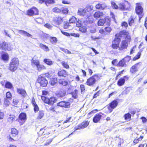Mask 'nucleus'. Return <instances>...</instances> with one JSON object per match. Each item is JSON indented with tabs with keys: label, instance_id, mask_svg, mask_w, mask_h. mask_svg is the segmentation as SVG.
Returning <instances> with one entry per match:
<instances>
[{
	"label": "nucleus",
	"instance_id": "1",
	"mask_svg": "<svg viewBox=\"0 0 147 147\" xmlns=\"http://www.w3.org/2000/svg\"><path fill=\"white\" fill-rule=\"evenodd\" d=\"M35 56L31 61L32 65L34 67H36V70L39 72L45 69V67L43 65L40 64L38 59H36Z\"/></svg>",
	"mask_w": 147,
	"mask_h": 147
},
{
	"label": "nucleus",
	"instance_id": "2",
	"mask_svg": "<svg viewBox=\"0 0 147 147\" xmlns=\"http://www.w3.org/2000/svg\"><path fill=\"white\" fill-rule=\"evenodd\" d=\"M19 64L18 59L15 57L13 58L11 60L9 64V70L12 72L14 71L17 69Z\"/></svg>",
	"mask_w": 147,
	"mask_h": 147
},
{
	"label": "nucleus",
	"instance_id": "3",
	"mask_svg": "<svg viewBox=\"0 0 147 147\" xmlns=\"http://www.w3.org/2000/svg\"><path fill=\"white\" fill-rule=\"evenodd\" d=\"M128 31L125 30H123L120 31L119 33H117L115 35V38L114 41L113 42V43H116L117 44H119L121 41L120 38L123 36V35H126L129 34Z\"/></svg>",
	"mask_w": 147,
	"mask_h": 147
},
{
	"label": "nucleus",
	"instance_id": "4",
	"mask_svg": "<svg viewBox=\"0 0 147 147\" xmlns=\"http://www.w3.org/2000/svg\"><path fill=\"white\" fill-rule=\"evenodd\" d=\"M41 99L44 102L51 105H53L57 101V98L54 97H51L48 98L45 96H42Z\"/></svg>",
	"mask_w": 147,
	"mask_h": 147
},
{
	"label": "nucleus",
	"instance_id": "5",
	"mask_svg": "<svg viewBox=\"0 0 147 147\" xmlns=\"http://www.w3.org/2000/svg\"><path fill=\"white\" fill-rule=\"evenodd\" d=\"M37 81L38 83L39 84L40 86L42 87H45L47 86V80L45 77L41 75L38 76Z\"/></svg>",
	"mask_w": 147,
	"mask_h": 147
},
{
	"label": "nucleus",
	"instance_id": "6",
	"mask_svg": "<svg viewBox=\"0 0 147 147\" xmlns=\"http://www.w3.org/2000/svg\"><path fill=\"white\" fill-rule=\"evenodd\" d=\"M98 77L96 74L94 75L87 79L86 82L87 84L90 86H92L95 84L96 80L95 78Z\"/></svg>",
	"mask_w": 147,
	"mask_h": 147
},
{
	"label": "nucleus",
	"instance_id": "7",
	"mask_svg": "<svg viewBox=\"0 0 147 147\" xmlns=\"http://www.w3.org/2000/svg\"><path fill=\"white\" fill-rule=\"evenodd\" d=\"M78 14L84 17L86 19H88V17L90 16V13L89 12H87L83 8H80L79 9L78 12Z\"/></svg>",
	"mask_w": 147,
	"mask_h": 147
},
{
	"label": "nucleus",
	"instance_id": "8",
	"mask_svg": "<svg viewBox=\"0 0 147 147\" xmlns=\"http://www.w3.org/2000/svg\"><path fill=\"white\" fill-rule=\"evenodd\" d=\"M27 15L29 16L38 15V11L36 7H32L28 9L26 12Z\"/></svg>",
	"mask_w": 147,
	"mask_h": 147
},
{
	"label": "nucleus",
	"instance_id": "9",
	"mask_svg": "<svg viewBox=\"0 0 147 147\" xmlns=\"http://www.w3.org/2000/svg\"><path fill=\"white\" fill-rule=\"evenodd\" d=\"M110 21L109 19L105 18L104 19H100L98 21L97 24L98 26H102L104 24L106 25L109 26Z\"/></svg>",
	"mask_w": 147,
	"mask_h": 147
},
{
	"label": "nucleus",
	"instance_id": "10",
	"mask_svg": "<svg viewBox=\"0 0 147 147\" xmlns=\"http://www.w3.org/2000/svg\"><path fill=\"white\" fill-rule=\"evenodd\" d=\"M0 49L5 51H10L11 50L10 45L5 42H2L0 44Z\"/></svg>",
	"mask_w": 147,
	"mask_h": 147
},
{
	"label": "nucleus",
	"instance_id": "11",
	"mask_svg": "<svg viewBox=\"0 0 147 147\" xmlns=\"http://www.w3.org/2000/svg\"><path fill=\"white\" fill-rule=\"evenodd\" d=\"M118 99L115 100L109 104V106H108V108L110 112H112L113 109L117 106L118 103Z\"/></svg>",
	"mask_w": 147,
	"mask_h": 147
},
{
	"label": "nucleus",
	"instance_id": "12",
	"mask_svg": "<svg viewBox=\"0 0 147 147\" xmlns=\"http://www.w3.org/2000/svg\"><path fill=\"white\" fill-rule=\"evenodd\" d=\"M26 120V115L25 113H21L19 116L18 121L20 123V125H22Z\"/></svg>",
	"mask_w": 147,
	"mask_h": 147
},
{
	"label": "nucleus",
	"instance_id": "13",
	"mask_svg": "<svg viewBox=\"0 0 147 147\" xmlns=\"http://www.w3.org/2000/svg\"><path fill=\"white\" fill-rule=\"evenodd\" d=\"M89 123L87 121H84L75 128V130L84 129L87 127Z\"/></svg>",
	"mask_w": 147,
	"mask_h": 147
},
{
	"label": "nucleus",
	"instance_id": "14",
	"mask_svg": "<svg viewBox=\"0 0 147 147\" xmlns=\"http://www.w3.org/2000/svg\"><path fill=\"white\" fill-rule=\"evenodd\" d=\"M135 11L136 13L138 15L142 14L143 11V8L140 3H137L136 4Z\"/></svg>",
	"mask_w": 147,
	"mask_h": 147
},
{
	"label": "nucleus",
	"instance_id": "15",
	"mask_svg": "<svg viewBox=\"0 0 147 147\" xmlns=\"http://www.w3.org/2000/svg\"><path fill=\"white\" fill-rule=\"evenodd\" d=\"M63 22V18L59 17L57 18H54L53 20V25L57 27L61 24Z\"/></svg>",
	"mask_w": 147,
	"mask_h": 147
},
{
	"label": "nucleus",
	"instance_id": "16",
	"mask_svg": "<svg viewBox=\"0 0 147 147\" xmlns=\"http://www.w3.org/2000/svg\"><path fill=\"white\" fill-rule=\"evenodd\" d=\"M70 105V103L68 102L61 101L58 102L57 104V106L62 107H64L65 108H69Z\"/></svg>",
	"mask_w": 147,
	"mask_h": 147
},
{
	"label": "nucleus",
	"instance_id": "17",
	"mask_svg": "<svg viewBox=\"0 0 147 147\" xmlns=\"http://www.w3.org/2000/svg\"><path fill=\"white\" fill-rule=\"evenodd\" d=\"M66 92L63 90H61L56 93L57 96L60 99H63L65 98Z\"/></svg>",
	"mask_w": 147,
	"mask_h": 147
},
{
	"label": "nucleus",
	"instance_id": "18",
	"mask_svg": "<svg viewBox=\"0 0 147 147\" xmlns=\"http://www.w3.org/2000/svg\"><path fill=\"white\" fill-rule=\"evenodd\" d=\"M139 63H137L132 66L130 69V72L132 74H134L138 71L140 66Z\"/></svg>",
	"mask_w": 147,
	"mask_h": 147
},
{
	"label": "nucleus",
	"instance_id": "19",
	"mask_svg": "<svg viewBox=\"0 0 147 147\" xmlns=\"http://www.w3.org/2000/svg\"><path fill=\"white\" fill-rule=\"evenodd\" d=\"M128 78L127 76H124L123 78H120L117 82V85L119 86H123L125 83V79L127 80Z\"/></svg>",
	"mask_w": 147,
	"mask_h": 147
},
{
	"label": "nucleus",
	"instance_id": "20",
	"mask_svg": "<svg viewBox=\"0 0 147 147\" xmlns=\"http://www.w3.org/2000/svg\"><path fill=\"white\" fill-rule=\"evenodd\" d=\"M2 53L1 59L4 61H8L9 59V55L8 54L4 51H2Z\"/></svg>",
	"mask_w": 147,
	"mask_h": 147
},
{
	"label": "nucleus",
	"instance_id": "21",
	"mask_svg": "<svg viewBox=\"0 0 147 147\" xmlns=\"http://www.w3.org/2000/svg\"><path fill=\"white\" fill-rule=\"evenodd\" d=\"M128 46V43L126 40H123L122 41L120 47H119V49L122 50L127 48Z\"/></svg>",
	"mask_w": 147,
	"mask_h": 147
},
{
	"label": "nucleus",
	"instance_id": "22",
	"mask_svg": "<svg viewBox=\"0 0 147 147\" xmlns=\"http://www.w3.org/2000/svg\"><path fill=\"white\" fill-rule=\"evenodd\" d=\"M17 91L18 93L22 95L24 97H25L27 95L26 91L23 89L18 88Z\"/></svg>",
	"mask_w": 147,
	"mask_h": 147
},
{
	"label": "nucleus",
	"instance_id": "23",
	"mask_svg": "<svg viewBox=\"0 0 147 147\" xmlns=\"http://www.w3.org/2000/svg\"><path fill=\"white\" fill-rule=\"evenodd\" d=\"M101 117V115L97 114L94 117L93 119V121L94 123H97L100 121Z\"/></svg>",
	"mask_w": 147,
	"mask_h": 147
},
{
	"label": "nucleus",
	"instance_id": "24",
	"mask_svg": "<svg viewBox=\"0 0 147 147\" xmlns=\"http://www.w3.org/2000/svg\"><path fill=\"white\" fill-rule=\"evenodd\" d=\"M18 32L21 34H22L24 36L32 38V35L25 31L22 30H18Z\"/></svg>",
	"mask_w": 147,
	"mask_h": 147
},
{
	"label": "nucleus",
	"instance_id": "25",
	"mask_svg": "<svg viewBox=\"0 0 147 147\" xmlns=\"http://www.w3.org/2000/svg\"><path fill=\"white\" fill-rule=\"evenodd\" d=\"M57 74L59 77H65L67 75V73L65 70H62L59 71Z\"/></svg>",
	"mask_w": 147,
	"mask_h": 147
},
{
	"label": "nucleus",
	"instance_id": "26",
	"mask_svg": "<svg viewBox=\"0 0 147 147\" xmlns=\"http://www.w3.org/2000/svg\"><path fill=\"white\" fill-rule=\"evenodd\" d=\"M57 78L56 77H52L51 78L49 83L52 86L55 85L57 83Z\"/></svg>",
	"mask_w": 147,
	"mask_h": 147
},
{
	"label": "nucleus",
	"instance_id": "27",
	"mask_svg": "<svg viewBox=\"0 0 147 147\" xmlns=\"http://www.w3.org/2000/svg\"><path fill=\"white\" fill-rule=\"evenodd\" d=\"M11 134L10 135H11L12 137H15L18 134V132L15 128H11Z\"/></svg>",
	"mask_w": 147,
	"mask_h": 147
},
{
	"label": "nucleus",
	"instance_id": "28",
	"mask_svg": "<svg viewBox=\"0 0 147 147\" xmlns=\"http://www.w3.org/2000/svg\"><path fill=\"white\" fill-rule=\"evenodd\" d=\"M5 88L9 89H11L13 88L12 84L10 82L6 81L5 84Z\"/></svg>",
	"mask_w": 147,
	"mask_h": 147
},
{
	"label": "nucleus",
	"instance_id": "29",
	"mask_svg": "<svg viewBox=\"0 0 147 147\" xmlns=\"http://www.w3.org/2000/svg\"><path fill=\"white\" fill-rule=\"evenodd\" d=\"M103 15L102 12L100 11L96 12L94 14V17L95 18H97L100 17Z\"/></svg>",
	"mask_w": 147,
	"mask_h": 147
},
{
	"label": "nucleus",
	"instance_id": "30",
	"mask_svg": "<svg viewBox=\"0 0 147 147\" xmlns=\"http://www.w3.org/2000/svg\"><path fill=\"white\" fill-rule=\"evenodd\" d=\"M43 62L49 65H51L53 63V62L49 59H44Z\"/></svg>",
	"mask_w": 147,
	"mask_h": 147
},
{
	"label": "nucleus",
	"instance_id": "31",
	"mask_svg": "<svg viewBox=\"0 0 147 147\" xmlns=\"http://www.w3.org/2000/svg\"><path fill=\"white\" fill-rule=\"evenodd\" d=\"M44 112L43 111H40L38 114L37 119H40L42 118L44 115Z\"/></svg>",
	"mask_w": 147,
	"mask_h": 147
},
{
	"label": "nucleus",
	"instance_id": "32",
	"mask_svg": "<svg viewBox=\"0 0 147 147\" xmlns=\"http://www.w3.org/2000/svg\"><path fill=\"white\" fill-rule=\"evenodd\" d=\"M58 82L60 84H62L64 86H66L68 84L67 81L63 79L59 80Z\"/></svg>",
	"mask_w": 147,
	"mask_h": 147
},
{
	"label": "nucleus",
	"instance_id": "33",
	"mask_svg": "<svg viewBox=\"0 0 147 147\" xmlns=\"http://www.w3.org/2000/svg\"><path fill=\"white\" fill-rule=\"evenodd\" d=\"M39 46V47H40L45 51H49L48 47L47 46L45 45L42 44H40Z\"/></svg>",
	"mask_w": 147,
	"mask_h": 147
},
{
	"label": "nucleus",
	"instance_id": "34",
	"mask_svg": "<svg viewBox=\"0 0 147 147\" xmlns=\"http://www.w3.org/2000/svg\"><path fill=\"white\" fill-rule=\"evenodd\" d=\"M134 19L133 17L131 16L130 18L128 19V22L129 25L130 26H131L132 25L134 24Z\"/></svg>",
	"mask_w": 147,
	"mask_h": 147
},
{
	"label": "nucleus",
	"instance_id": "35",
	"mask_svg": "<svg viewBox=\"0 0 147 147\" xmlns=\"http://www.w3.org/2000/svg\"><path fill=\"white\" fill-rule=\"evenodd\" d=\"M126 62L124 61L123 59L120 60L117 65V66L123 67L126 64Z\"/></svg>",
	"mask_w": 147,
	"mask_h": 147
},
{
	"label": "nucleus",
	"instance_id": "36",
	"mask_svg": "<svg viewBox=\"0 0 147 147\" xmlns=\"http://www.w3.org/2000/svg\"><path fill=\"white\" fill-rule=\"evenodd\" d=\"M124 117L125 120L129 121L131 119V115L129 113H127L124 115Z\"/></svg>",
	"mask_w": 147,
	"mask_h": 147
},
{
	"label": "nucleus",
	"instance_id": "37",
	"mask_svg": "<svg viewBox=\"0 0 147 147\" xmlns=\"http://www.w3.org/2000/svg\"><path fill=\"white\" fill-rule=\"evenodd\" d=\"M78 91L77 90H75L73 92H72L71 94L72 97L74 99L77 98H78L77 95Z\"/></svg>",
	"mask_w": 147,
	"mask_h": 147
},
{
	"label": "nucleus",
	"instance_id": "38",
	"mask_svg": "<svg viewBox=\"0 0 147 147\" xmlns=\"http://www.w3.org/2000/svg\"><path fill=\"white\" fill-rule=\"evenodd\" d=\"M15 116L14 115H10L9 117L8 118L7 120L10 123L12 122L13 120L15 118Z\"/></svg>",
	"mask_w": 147,
	"mask_h": 147
},
{
	"label": "nucleus",
	"instance_id": "39",
	"mask_svg": "<svg viewBox=\"0 0 147 147\" xmlns=\"http://www.w3.org/2000/svg\"><path fill=\"white\" fill-rule=\"evenodd\" d=\"M69 21V23H74L77 21V19L74 16H72L70 18Z\"/></svg>",
	"mask_w": 147,
	"mask_h": 147
},
{
	"label": "nucleus",
	"instance_id": "40",
	"mask_svg": "<svg viewBox=\"0 0 147 147\" xmlns=\"http://www.w3.org/2000/svg\"><path fill=\"white\" fill-rule=\"evenodd\" d=\"M79 30L81 32L85 33L86 32V28L85 26H82L80 27Z\"/></svg>",
	"mask_w": 147,
	"mask_h": 147
},
{
	"label": "nucleus",
	"instance_id": "41",
	"mask_svg": "<svg viewBox=\"0 0 147 147\" xmlns=\"http://www.w3.org/2000/svg\"><path fill=\"white\" fill-rule=\"evenodd\" d=\"M83 23L82 21L81 20V19L80 20H78L77 22L76 26L78 27H81L82 26Z\"/></svg>",
	"mask_w": 147,
	"mask_h": 147
},
{
	"label": "nucleus",
	"instance_id": "42",
	"mask_svg": "<svg viewBox=\"0 0 147 147\" xmlns=\"http://www.w3.org/2000/svg\"><path fill=\"white\" fill-rule=\"evenodd\" d=\"M55 2L54 0H46L45 2V4L47 6L50 4H52L54 3Z\"/></svg>",
	"mask_w": 147,
	"mask_h": 147
},
{
	"label": "nucleus",
	"instance_id": "43",
	"mask_svg": "<svg viewBox=\"0 0 147 147\" xmlns=\"http://www.w3.org/2000/svg\"><path fill=\"white\" fill-rule=\"evenodd\" d=\"M93 9V7L92 5L88 6L86 7L84 9L87 12H89Z\"/></svg>",
	"mask_w": 147,
	"mask_h": 147
},
{
	"label": "nucleus",
	"instance_id": "44",
	"mask_svg": "<svg viewBox=\"0 0 147 147\" xmlns=\"http://www.w3.org/2000/svg\"><path fill=\"white\" fill-rule=\"evenodd\" d=\"M35 20L39 24H42L43 22V19L41 18H38L35 19Z\"/></svg>",
	"mask_w": 147,
	"mask_h": 147
},
{
	"label": "nucleus",
	"instance_id": "45",
	"mask_svg": "<svg viewBox=\"0 0 147 147\" xmlns=\"http://www.w3.org/2000/svg\"><path fill=\"white\" fill-rule=\"evenodd\" d=\"M111 29L110 27H107L105 28V30L106 34L109 33L111 31Z\"/></svg>",
	"mask_w": 147,
	"mask_h": 147
},
{
	"label": "nucleus",
	"instance_id": "46",
	"mask_svg": "<svg viewBox=\"0 0 147 147\" xmlns=\"http://www.w3.org/2000/svg\"><path fill=\"white\" fill-rule=\"evenodd\" d=\"M61 11L62 13L66 14L68 13V10L67 8H63L61 9Z\"/></svg>",
	"mask_w": 147,
	"mask_h": 147
},
{
	"label": "nucleus",
	"instance_id": "47",
	"mask_svg": "<svg viewBox=\"0 0 147 147\" xmlns=\"http://www.w3.org/2000/svg\"><path fill=\"white\" fill-rule=\"evenodd\" d=\"M6 98L9 100L11 99L12 95L11 93L9 92H7L6 94Z\"/></svg>",
	"mask_w": 147,
	"mask_h": 147
},
{
	"label": "nucleus",
	"instance_id": "48",
	"mask_svg": "<svg viewBox=\"0 0 147 147\" xmlns=\"http://www.w3.org/2000/svg\"><path fill=\"white\" fill-rule=\"evenodd\" d=\"M123 59L126 63L127 62H128L131 59V57L127 55Z\"/></svg>",
	"mask_w": 147,
	"mask_h": 147
},
{
	"label": "nucleus",
	"instance_id": "49",
	"mask_svg": "<svg viewBox=\"0 0 147 147\" xmlns=\"http://www.w3.org/2000/svg\"><path fill=\"white\" fill-rule=\"evenodd\" d=\"M50 41L52 44L55 43L57 42V39L56 37H51L50 38Z\"/></svg>",
	"mask_w": 147,
	"mask_h": 147
},
{
	"label": "nucleus",
	"instance_id": "50",
	"mask_svg": "<svg viewBox=\"0 0 147 147\" xmlns=\"http://www.w3.org/2000/svg\"><path fill=\"white\" fill-rule=\"evenodd\" d=\"M112 45V48L114 49H117L118 48H119V44H117L116 43H113V42Z\"/></svg>",
	"mask_w": 147,
	"mask_h": 147
},
{
	"label": "nucleus",
	"instance_id": "51",
	"mask_svg": "<svg viewBox=\"0 0 147 147\" xmlns=\"http://www.w3.org/2000/svg\"><path fill=\"white\" fill-rule=\"evenodd\" d=\"M61 63L62 65L66 69H68L69 68V66L67 63H66L64 61H63L61 62Z\"/></svg>",
	"mask_w": 147,
	"mask_h": 147
},
{
	"label": "nucleus",
	"instance_id": "52",
	"mask_svg": "<svg viewBox=\"0 0 147 147\" xmlns=\"http://www.w3.org/2000/svg\"><path fill=\"white\" fill-rule=\"evenodd\" d=\"M111 5L113 8H114L116 9L118 8V6L113 1H111Z\"/></svg>",
	"mask_w": 147,
	"mask_h": 147
},
{
	"label": "nucleus",
	"instance_id": "53",
	"mask_svg": "<svg viewBox=\"0 0 147 147\" xmlns=\"http://www.w3.org/2000/svg\"><path fill=\"white\" fill-rule=\"evenodd\" d=\"M55 137H54L53 138L49 139L47 140V142L45 143V145H49L50 143L52 142L53 139Z\"/></svg>",
	"mask_w": 147,
	"mask_h": 147
},
{
	"label": "nucleus",
	"instance_id": "54",
	"mask_svg": "<svg viewBox=\"0 0 147 147\" xmlns=\"http://www.w3.org/2000/svg\"><path fill=\"white\" fill-rule=\"evenodd\" d=\"M4 104L6 106H8L10 104V102L7 99L5 98L4 99Z\"/></svg>",
	"mask_w": 147,
	"mask_h": 147
},
{
	"label": "nucleus",
	"instance_id": "55",
	"mask_svg": "<svg viewBox=\"0 0 147 147\" xmlns=\"http://www.w3.org/2000/svg\"><path fill=\"white\" fill-rule=\"evenodd\" d=\"M53 11L54 12L59 13L61 12V9H60L57 7H55L53 9Z\"/></svg>",
	"mask_w": 147,
	"mask_h": 147
},
{
	"label": "nucleus",
	"instance_id": "56",
	"mask_svg": "<svg viewBox=\"0 0 147 147\" xmlns=\"http://www.w3.org/2000/svg\"><path fill=\"white\" fill-rule=\"evenodd\" d=\"M60 49L61 51L64 52L65 53H68V54H71V52L69 51L67 49H65L64 48H60Z\"/></svg>",
	"mask_w": 147,
	"mask_h": 147
},
{
	"label": "nucleus",
	"instance_id": "57",
	"mask_svg": "<svg viewBox=\"0 0 147 147\" xmlns=\"http://www.w3.org/2000/svg\"><path fill=\"white\" fill-rule=\"evenodd\" d=\"M34 112L35 113L37 112L39 110V108L37 105H36L35 106H34Z\"/></svg>",
	"mask_w": 147,
	"mask_h": 147
},
{
	"label": "nucleus",
	"instance_id": "58",
	"mask_svg": "<svg viewBox=\"0 0 147 147\" xmlns=\"http://www.w3.org/2000/svg\"><path fill=\"white\" fill-rule=\"evenodd\" d=\"M119 6L120 8L122 10L125 9V5L123 3H120Z\"/></svg>",
	"mask_w": 147,
	"mask_h": 147
},
{
	"label": "nucleus",
	"instance_id": "59",
	"mask_svg": "<svg viewBox=\"0 0 147 147\" xmlns=\"http://www.w3.org/2000/svg\"><path fill=\"white\" fill-rule=\"evenodd\" d=\"M128 34H127V35H126V36L125 37V40H126V41H127V43L128 42H129L130 41V39H131V37L130 36H128V35H127ZM125 35H123V36H125Z\"/></svg>",
	"mask_w": 147,
	"mask_h": 147
},
{
	"label": "nucleus",
	"instance_id": "60",
	"mask_svg": "<svg viewBox=\"0 0 147 147\" xmlns=\"http://www.w3.org/2000/svg\"><path fill=\"white\" fill-rule=\"evenodd\" d=\"M69 23L68 22H67L65 23L63 26V28L65 29H68L69 28V27L70 26L69 25Z\"/></svg>",
	"mask_w": 147,
	"mask_h": 147
},
{
	"label": "nucleus",
	"instance_id": "61",
	"mask_svg": "<svg viewBox=\"0 0 147 147\" xmlns=\"http://www.w3.org/2000/svg\"><path fill=\"white\" fill-rule=\"evenodd\" d=\"M70 35L71 36H74L75 37H80V34L78 33H71Z\"/></svg>",
	"mask_w": 147,
	"mask_h": 147
},
{
	"label": "nucleus",
	"instance_id": "62",
	"mask_svg": "<svg viewBox=\"0 0 147 147\" xmlns=\"http://www.w3.org/2000/svg\"><path fill=\"white\" fill-rule=\"evenodd\" d=\"M121 26H124L125 28H127L128 27V24L125 22H123L121 23Z\"/></svg>",
	"mask_w": 147,
	"mask_h": 147
},
{
	"label": "nucleus",
	"instance_id": "63",
	"mask_svg": "<svg viewBox=\"0 0 147 147\" xmlns=\"http://www.w3.org/2000/svg\"><path fill=\"white\" fill-rule=\"evenodd\" d=\"M44 26L49 29H51L52 28V26L51 25L47 23L45 24Z\"/></svg>",
	"mask_w": 147,
	"mask_h": 147
},
{
	"label": "nucleus",
	"instance_id": "64",
	"mask_svg": "<svg viewBox=\"0 0 147 147\" xmlns=\"http://www.w3.org/2000/svg\"><path fill=\"white\" fill-rule=\"evenodd\" d=\"M101 9H104L107 6L105 3H101Z\"/></svg>",
	"mask_w": 147,
	"mask_h": 147
}]
</instances>
